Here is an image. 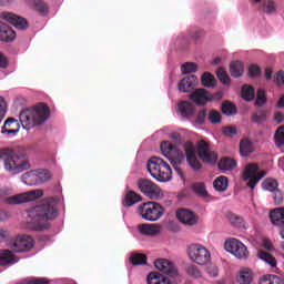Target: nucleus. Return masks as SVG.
<instances>
[{"mask_svg": "<svg viewBox=\"0 0 284 284\" xmlns=\"http://www.w3.org/2000/svg\"><path fill=\"white\" fill-rule=\"evenodd\" d=\"M224 247L226 252H230L235 256L236 258H247L250 256V252L247 251V246L243 244V242L236 240V239H231L225 242Z\"/></svg>", "mask_w": 284, "mask_h": 284, "instance_id": "obj_12", "label": "nucleus"}, {"mask_svg": "<svg viewBox=\"0 0 284 284\" xmlns=\"http://www.w3.org/2000/svg\"><path fill=\"white\" fill-rule=\"evenodd\" d=\"M253 280L252 270L250 268H243L237 276V283L240 284H251Z\"/></svg>", "mask_w": 284, "mask_h": 284, "instance_id": "obj_31", "label": "nucleus"}, {"mask_svg": "<svg viewBox=\"0 0 284 284\" xmlns=\"http://www.w3.org/2000/svg\"><path fill=\"white\" fill-rule=\"evenodd\" d=\"M260 12H264V14H274V12H276V2H274V0L264 1L260 8Z\"/></svg>", "mask_w": 284, "mask_h": 284, "instance_id": "obj_34", "label": "nucleus"}, {"mask_svg": "<svg viewBox=\"0 0 284 284\" xmlns=\"http://www.w3.org/2000/svg\"><path fill=\"white\" fill-rule=\"evenodd\" d=\"M258 258L262 261H265L271 267H276V257L270 254L268 252L265 251H260L257 253Z\"/></svg>", "mask_w": 284, "mask_h": 284, "instance_id": "obj_37", "label": "nucleus"}, {"mask_svg": "<svg viewBox=\"0 0 284 284\" xmlns=\"http://www.w3.org/2000/svg\"><path fill=\"white\" fill-rule=\"evenodd\" d=\"M199 70V65L194 62H185L181 65L182 74H192Z\"/></svg>", "mask_w": 284, "mask_h": 284, "instance_id": "obj_42", "label": "nucleus"}, {"mask_svg": "<svg viewBox=\"0 0 284 284\" xmlns=\"http://www.w3.org/2000/svg\"><path fill=\"white\" fill-rule=\"evenodd\" d=\"M0 17L4 21H8L9 23H11V26H14V28H17V30H28V28H29L28 20H26V18H21V17L14 14V13L2 12L0 14Z\"/></svg>", "mask_w": 284, "mask_h": 284, "instance_id": "obj_15", "label": "nucleus"}, {"mask_svg": "<svg viewBox=\"0 0 284 284\" xmlns=\"http://www.w3.org/2000/svg\"><path fill=\"white\" fill-rule=\"evenodd\" d=\"M43 196L42 190H33L24 193L16 194L4 199L8 205H21V203H30V201H37Z\"/></svg>", "mask_w": 284, "mask_h": 284, "instance_id": "obj_11", "label": "nucleus"}, {"mask_svg": "<svg viewBox=\"0 0 284 284\" xmlns=\"http://www.w3.org/2000/svg\"><path fill=\"white\" fill-rule=\"evenodd\" d=\"M146 283L148 284H172V282H170L168 277H165L163 274L159 272H151L146 276Z\"/></svg>", "mask_w": 284, "mask_h": 284, "instance_id": "obj_25", "label": "nucleus"}, {"mask_svg": "<svg viewBox=\"0 0 284 284\" xmlns=\"http://www.w3.org/2000/svg\"><path fill=\"white\" fill-rule=\"evenodd\" d=\"M141 201H143V197L139 193L128 191L122 201V205L124 207H132V205H136V203H141Z\"/></svg>", "mask_w": 284, "mask_h": 284, "instance_id": "obj_21", "label": "nucleus"}, {"mask_svg": "<svg viewBox=\"0 0 284 284\" xmlns=\"http://www.w3.org/2000/svg\"><path fill=\"white\" fill-rule=\"evenodd\" d=\"M17 263V257L13 255L12 251L4 250L0 254V265H14Z\"/></svg>", "mask_w": 284, "mask_h": 284, "instance_id": "obj_27", "label": "nucleus"}, {"mask_svg": "<svg viewBox=\"0 0 284 284\" xmlns=\"http://www.w3.org/2000/svg\"><path fill=\"white\" fill-rule=\"evenodd\" d=\"M139 214L144 221H159L163 216L165 209L158 202H144L138 207Z\"/></svg>", "mask_w": 284, "mask_h": 284, "instance_id": "obj_7", "label": "nucleus"}, {"mask_svg": "<svg viewBox=\"0 0 284 284\" xmlns=\"http://www.w3.org/2000/svg\"><path fill=\"white\" fill-rule=\"evenodd\" d=\"M0 68H8V58L0 52Z\"/></svg>", "mask_w": 284, "mask_h": 284, "instance_id": "obj_58", "label": "nucleus"}, {"mask_svg": "<svg viewBox=\"0 0 284 284\" xmlns=\"http://www.w3.org/2000/svg\"><path fill=\"white\" fill-rule=\"evenodd\" d=\"M276 83H282V85H284V72L283 71H280L277 74H276V79H275Z\"/></svg>", "mask_w": 284, "mask_h": 284, "instance_id": "obj_59", "label": "nucleus"}, {"mask_svg": "<svg viewBox=\"0 0 284 284\" xmlns=\"http://www.w3.org/2000/svg\"><path fill=\"white\" fill-rule=\"evenodd\" d=\"M184 152L186 161L194 172H199V170L203 168L201 162H199V159H201L202 163H209L210 165H214L219 159L216 152L210 149V143L205 142V140H200L196 148H194V143L191 141L184 143ZM196 154L199 159L196 158Z\"/></svg>", "mask_w": 284, "mask_h": 284, "instance_id": "obj_2", "label": "nucleus"}, {"mask_svg": "<svg viewBox=\"0 0 284 284\" xmlns=\"http://www.w3.org/2000/svg\"><path fill=\"white\" fill-rule=\"evenodd\" d=\"M3 221H8V212L0 210V223H3Z\"/></svg>", "mask_w": 284, "mask_h": 284, "instance_id": "obj_63", "label": "nucleus"}, {"mask_svg": "<svg viewBox=\"0 0 284 284\" xmlns=\"http://www.w3.org/2000/svg\"><path fill=\"white\" fill-rule=\"evenodd\" d=\"M190 100L193 101L195 105H206V103L212 102L210 92L205 89H196L191 95Z\"/></svg>", "mask_w": 284, "mask_h": 284, "instance_id": "obj_16", "label": "nucleus"}, {"mask_svg": "<svg viewBox=\"0 0 284 284\" xmlns=\"http://www.w3.org/2000/svg\"><path fill=\"white\" fill-rule=\"evenodd\" d=\"M59 215L57 210V200L54 197H48L42 200L39 204L31 206L27 210V216L30 223H33L32 230L34 232H45L50 230V223Z\"/></svg>", "mask_w": 284, "mask_h": 284, "instance_id": "obj_1", "label": "nucleus"}, {"mask_svg": "<svg viewBox=\"0 0 284 284\" xmlns=\"http://www.w3.org/2000/svg\"><path fill=\"white\" fill-rule=\"evenodd\" d=\"M176 217L181 223H184V225H196V215H194V212L190 210H186V209L178 210Z\"/></svg>", "mask_w": 284, "mask_h": 284, "instance_id": "obj_18", "label": "nucleus"}, {"mask_svg": "<svg viewBox=\"0 0 284 284\" xmlns=\"http://www.w3.org/2000/svg\"><path fill=\"white\" fill-rule=\"evenodd\" d=\"M180 114L182 116H184V119H192L194 116V105L192 103H190L189 101H181L178 104Z\"/></svg>", "mask_w": 284, "mask_h": 284, "instance_id": "obj_23", "label": "nucleus"}, {"mask_svg": "<svg viewBox=\"0 0 284 284\" xmlns=\"http://www.w3.org/2000/svg\"><path fill=\"white\" fill-rule=\"evenodd\" d=\"M219 170H223L224 172H230V170L236 168V160L232 158H223L217 163Z\"/></svg>", "mask_w": 284, "mask_h": 284, "instance_id": "obj_28", "label": "nucleus"}, {"mask_svg": "<svg viewBox=\"0 0 284 284\" xmlns=\"http://www.w3.org/2000/svg\"><path fill=\"white\" fill-rule=\"evenodd\" d=\"M47 119H50V108L45 103H39L33 109H26L19 114L23 130H32L34 125H43Z\"/></svg>", "mask_w": 284, "mask_h": 284, "instance_id": "obj_4", "label": "nucleus"}, {"mask_svg": "<svg viewBox=\"0 0 284 284\" xmlns=\"http://www.w3.org/2000/svg\"><path fill=\"white\" fill-rule=\"evenodd\" d=\"M206 118H207V109L201 110L196 115L195 123H197V125H203V123H205Z\"/></svg>", "mask_w": 284, "mask_h": 284, "instance_id": "obj_52", "label": "nucleus"}, {"mask_svg": "<svg viewBox=\"0 0 284 284\" xmlns=\"http://www.w3.org/2000/svg\"><path fill=\"white\" fill-rule=\"evenodd\" d=\"M138 187L140 192L144 194V196H148V199H151L153 201H159V199H162L163 196L161 187H159L154 182L149 179L138 180Z\"/></svg>", "mask_w": 284, "mask_h": 284, "instance_id": "obj_10", "label": "nucleus"}, {"mask_svg": "<svg viewBox=\"0 0 284 284\" xmlns=\"http://www.w3.org/2000/svg\"><path fill=\"white\" fill-rule=\"evenodd\" d=\"M160 150L163 156L170 161L178 176H180L182 181H185V174H183V170L181 169V165H183L185 161V154H183L181 150H178L176 146L172 145V143L169 141H163L160 145Z\"/></svg>", "mask_w": 284, "mask_h": 284, "instance_id": "obj_5", "label": "nucleus"}, {"mask_svg": "<svg viewBox=\"0 0 284 284\" xmlns=\"http://www.w3.org/2000/svg\"><path fill=\"white\" fill-rule=\"evenodd\" d=\"M10 194V189H0V199H4V196H8Z\"/></svg>", "mask_w": 284, "mask_h": 284, "instance_id": "obj_62", "label": "nucleus"}, {"mask_svg": "<svg viewBox=\"0 0 284 284\" xmlns=\"http://www.w3.org/2000/svg\"><path fill=\"white\" fill-rule=\"evenodd\" d=\"M202 36H203V31H195L194 33L191 34V39H193V41H199V39H201Z\"/></svg>", "mask_w": 284, "mask_h": 284, "instance_id": "obj_61", "label": "nucleus"}, {"mask_svg": "<svg viewBox=\"0 0 284 284\" xmlns=\"http://www.w3.org/2000/svg\"><path fill=\"white\" fill-rule=\"evenodd\" d=\"M261 74V68L256 64H252L248 68V77H251L252 79H254V77H258Z\"/></svg>", "mask_w": 284, "mask_h": 284, "instance_id": "obj_53", "label": "nucleus"}, {"mask_svg": "<svg viewBox=\"0 0 284 284\" xmlns=\"http://www.w3.org/2000/svg\"><path fill=\"white\" fill-rule=\"evenodd\" d=\"M138 230L144 236H156L161 232L159 224H139Z\"/></svg>", "mask_w": 284, "mask_h": 284, "instance_id": "obj_20", "label": "nucleus"}, {"mask_svg": "<svg viewBox=\"0 0 284 284\" xmlns=\"http://www.w3.org/2000/svg\"><path fill=\"white\" fill-rule=\"evenodd\" d=\"M8 112V103L3 99V97H0V123L6 119V114Z\"/></svg>", "mask_w": 284, "mask_h": 284, "instance_id": "obj_49", "label": "nucleus"}, {"mask_svg": "<svg viewBox=\"0 0 284 284\" xmlns=\"http://www.w3.org/2000/svg\"><path fill=\"white\" fill-rule=\"evenodd\" d=\"M273 201L275 205H281L284 201L283 191L278 189L276 191H273Z\"/></svg>", "mask_w": 284, "mask_h": 284, "instance_id": "obj_51", "label": "nucleus"}, {"mask_svg": "<svg viewBox=\"0 0 284 284\" xmlns=\"http://www.w3.org/2000/svg\"><path fill=\"white\" fill-rule=\"evenodd\" d=\"M32 6L38 12H45L48 10V4L41 0H32Z\"/></svg>", "mask_w": 284, "mask_h": 284, "instance_id": "obj_50", "label": "nucleus"}, {"mask_svg": "<svg viewBox=\"0 0 284 284\" xmlns=\"http://www.w3.org/2000/svg\"><path fill=\"white\" fill-rule=\"evenodd\" d=\"M216 77L224 85H230V75H227V71L223 67H220L216 70Z\"/></svg>", "mask_w": 284, "mask_h": 284, "instance_id": "obj_45", "label": "nucleus"}, {"mask_svg": "<svg viewBox=\"0 0 284 284\" xmlns=\"http://www.w3.org/2000/svg\"><path fill=\"white\" fill-rule=\"evenodd\" d=\"M185 272L187 276H190L191 278H201V276H203V273H201V270H199V266L194 264L187 265L185 268Z\"/></svg>", "mask_w": 284, "mask_h": 284, "instance_id": "obj_41", "label": "nucleus"}, {"mask_svg": "<svg viewBox=\"0 0 284 284\" xmlns=\"http://www.w3.org/2000/svg\"><path fill=\"white\" fill-rule=\"evenodd\" d=\"M154 265L159 272H162V274H166V276H170L171 278H176L179 276V270L174 265V263L170 262L166 258H160L154 262Z\"/></svg>", "mask_w": 284, "mask_h": 284, "instance_id": "obj_14", "label": "nucleus"}, {"mask_svg": "<svg viewBox=\"0 0 284 284\" xmlns=\"http://www.w3.org/2000/svg\"><path fill=\"white\" fill-rule=\"evenodd\" d=\"M267 175V171H258V164L256 163H250L246 164L244 172H243V181L247 182V187H251V190H254L256 185H258V181L263 179V176Z\"/></svg>", "mask_w": 284, "mask_h": 284, "instance_id": "obj_9", "label": "nucleus"}, {"mask_svg": "<svg viewBox=\"0 0 284 284\" xmlns=\"http://www.w3.org/2000/svg\"><path fill=\"white\" fill-rule=\"evenodd\" d=\"M196 81H197L196 75L194 74L186 75L179 83L180 92H191V90H194V87L196 85Z\"/></svg>", "mask_w": 284, "mask_h": 284, "instance_id": "obj_19", "label": "nucleus"}, {"mask_svg": "<svg viewBox=\"0 0 284 284\" xmlns=\"http://www.w3.org/2000/svg\"><path fill=\"white\" fill-rule=\"evenodd\" d=\"M240 152L242 156H250V154L253 152L252 149V141L245 139L240 142Z\"/></svg>", "mask_w": 284, "mask_h": 284, "instance_id": "obj_38", "label": "nucleus"}, {"mask_svg": "<svg viewBox=\"0 0 284 284\" xmlns=\"http://www.w3.org/2000/svg\"><path fill=\"white\" fill-rule=\"evenodd\" d=\"M258 284H283V280L275 274H266L260 277Z\"/></svg>", "mask_w": 284, "mask_h": 284, "instance_id": "obj_33", "label": "nucleus"}, {"mask_svg": "<svg viewBox=\"0 0 284 284\" xmlns=\"http://www.w3.org/2000/svg\"><path fill=\"white\" fill-rule=\"evenodd\" d=\"M16 38L17 33L14 30H12L10 26L2 22V24H0V41H6L8 43L10 41H14Z\"/></svg>", "mask_w": 284, "mask_h": 284, "instance_id": "obj_22", "label": "nucleus"}, {"mask_svg": "<svg viewBox=\"0 0 284 284\" xmlns=\"http://www.w3.org/2000/svg\"><path fill=\"white\" fill-rule=\"evenodd\" d=\"M243 62L241 61H233L230 63V74L233 79H239V77H243L244 72Z\"/></svg>", "mask_w": 284, "mask_h": 284, "instance_id": "obj_26", "label": "nucleus"}, {"mask_svg": "<svg viewBox=\"0 0 284 284\" xmlns=\"http://www.w3.org/2000/svg\"><path fill=\"white\" fill-rule=\"evenodd\" d=\"M0 161H3L4 170L12 174H21L31 168L28 151L21 146L0 149Z\"/></svg>", "mask_w": 284, "mask_h": 284, "instance_id": "obj_3", "label": "nucleus"}, {"mask_svg": "<svg viewBox=\"0 0 284 284\" xmlns=\"http://www.w3.org/2000/svg\"><path fill=\"white\" fill-rule=\"evenodd\" d=\"M229 220H230V222H231L233 225H241V223H243V217H239V216H236V215H234V214H231V215L229 216Z\"/></svg>", "mask_w": 284, "mask_h": 284, "instance_id": "obj_56", "label": "nucleus"}, {"mask_svg": "<svg viewBox=\"0 0 284 284\" xmlns=\"http://www.w3.org/2000/svg\"><path fill=\"white\" fill-rule=\"evenodd\" d=\"M146 168L151 176L156 181H160V183L172 181V168H170V164L163 159L156 156L151 158Z\"/></svg>", "mask_w": 284, "mask_h": 284, "instance_id": "obj_6", "label": "nucleus"}, {"mask_svg": "<svg viewBox=\"0 0 284 284\" xmlns=\"http://www.w3.org/2000/svg\"><path fill=\"white\" fill-rule=\"evenodd\" d=\"M207 119L210 123H213V125H216L217 123L221 122V119H223V116L221 115V112L212 109L211 111H209Z\"/></svg>", "mask_w": 284, "mask_h": 284, "instance_id": "obj_47", "label": "nucleus"}, {"mask_svg": "<svg viewBox=\"0 0 284 284\" xmlns=\"http://www.w3.org/2000/svg\"><path fill=\"white\" fill-rule=\"evenodd\" d=\"M37 174H38V180L41 183H45V181H50V171L45 170V169H38L36 170Z\"/></svg>", "mask_w": 284, "mask_h": 284, "instance_id": "obj_48", "label": "nucleus"}, {"mask_svg": "<svg viewBox=\"0 0 284 284\" xmlns=\"http://www.w3.org/2000/svg\"><path fill=\"white\" fill-rule=\"evenodd\" d=\"M130 263L133 265H145L148 263V256L143 253H131Z\"/></svg>", "mask_w": 284, "mask_h": 284, "instance_id": "obj_35", "label": "nucleus"}, {"mask_svg": "<svg viewBox=\"0 0 284 284\" xmlns=\"http://www.w3.org/2000/svg\"><path fill=\"white\" fill-rule=\"evenodd\" d=\"M211 97V101H221V99H223V92L219 91L215 93H210Z\"/></svg>", "mask_w": 284, "mask_h": 284, "instance_id": "obj_57", "label": "nucleus"}, {"mask_svg": "<svg viewBox=\"0 0 284 284\" xmlns=\"http://www.w3.org/2000/svg\"><path fill=\"white\" fill-rule=\"evenodd\" d=\"M221 111L225 114V116H234V114L239 112V109L234 103L226 100L222 102Z\"/></svg>", "mask_w": 284, "mask_h": 284, "instance_id": "obj_29", "label": "nucleus"}, {"mask_svg": "<svg viewBox=\"0 0 284 284\" xmlns=\"http://www.w3.org/2000/svg\"><path fill=\"white\" fill-rule=\"evenodd\" d=\"M262 187L264 190H267L268 192H275L276 190H278V181H276L274 179H266L262 183Z\"/></svg>", "mask_w": 284, "mask_h": 284, "instance_id": "obj_44", "label": "nucleus"}, {"mask_svg": "<svg viewBox=\"0 0 284 284\" xmlns=\"http://www.w3.org/2000/svg\"><path fill=\"white\" fill-rule=\"evenodd\" d=\"M241 97L244 101H254L256 97V90L253 87L244 84L241 90Z\"/></svg>", "mask_w": 284, "mask_h": 284, "instance_id": "obj_30", "label": "nucleus"}, {"mask_svg": "<svg viewBox=\"0 0 284 284\" xmlns=\"http://www.w3.org/2000/svg\"><path fill=\"white\" fill-rule=\"evenodd\" d=\"M267 103V94L265 93V90L258 89L255 100L256 108H263Z\"/></svg>", "mask_w": 284, "mask_h": 284, "instance_id": "obj_43", "label": "nucleus"}, {"mask_svg": "<svg viewBox=\"0 0 284 284\" xmlns=\"http://www.w3.org/2000/svg\"><path fill=\"white\" fill-rule=\"evenodd\" d=\"M21 181L24 185H41L39 182V176L37 170H30L21 175Z\"/></svg>", "mask_w": 284, "mask_h": 284, "instance_id": "obj_24", "label": "nucleus"}, {"mask_svg": "<svg viewBox=\"0 0 284 284\" xmlns=\"http://www.w3.org/2000/svg\"><path fill=\"white\" fill-rule=\"evenodd\" d=\"M191 190L197 194V196H207V190L205 189V183L195 182L191 185Z\"/></svg>", "mask_w": 284, "mask_h": 284, "instance_id": "obj_39", "label": "nucleus"}, {"mask_svg": "<svg viewBox=\"0 0 284 284\" xmlns=\"http://www.w3.org/2000/svg\"><path fill=\"white\" fill-rule=\"evenodd\" d=\"M227 185H229V181H227V176L225 175H221L216 178L213 182V186H214V190H216V192H225V190H227Z\"/></svg>", "mask_w": 284, "mask_h": 284, "instance_id": "obj_32", "label": "nucleus"}, {"mask_svg": "<svg viewBox=\"0 0 284 284\" xmlns=\"http://www.w3.org/2000/svg\"><path fill=\"white\" fill-rule=\"evenodd\" d=\"M222 133L224 134V136H234L237 133L236 126H224L222 129Z\"/></svg>", "mask_w": 284, "mask_h": 284, "instance_id": "obj_54", "label": "nucleus"}, {"mask_svg": "<svg viewBox=\"0 0 284 284\" xmlns=\"http://www.w3.org/2000/svg\"><path fill=\"white\" fill-rule=\"evenodd\" d=\"M274 121H276V123H282L284 121V114L281 112H275Z\"/></svg>", "mask_w": 284, "mask_h": 284, "instance_id": "obj_60", "label": "nucleus"}, {"mask_svg": "<svg viewBox=\"0 0 284 284\" xmlns=\"http://www.w3.org/2000/svg\"><path fill=\"white\" fill-rule=\"evenodd\" d=\"M206 272H207L209 276L216 278V276H219V266L210 265L206 267Z\"/></svg>", "mask_w": 284, "mask_h": 284, "instance_id": "obj_55", "label": "nucleus"}, {"mask_svg": "<svg viewBox=\"0 0 284 284\" xmlns=\"http://www.w3.org/2000/svg\"><path fill=\"white\" fill-rule=\"evenodd\" d=\"M264 247L265 250H268V252H272V250H274V245H272V242L270 241H264Z\"/></svg>", "mask_w": 284, "mask_h": 284, "instance_id": "obj_64", "label": "nucleus"}, {"mask_svg": "<svg viewBox=\"0 0 284 284\" xmlns=\"http://www.w3.org/2000/svg\"><path fill=\"white\" fill-rule=\"evenodd\" d=\"M275 145L276 148H283L284 145V125L280 126L275 132Z\"/></svg>", "mask_w": 284, "mask_h": 284, "instance_id": "obj_46", "label": "nucleus"}, {"mask_svg": "<svg viewBox=\"0 0 284 284\" xmlns=\"http://www.w3.org/2000/svg\"><path fill=\"white\" fill-rule=\"evenodd\" d=\"M253 123H265L267 121V110H258L251 116Z\"/></svg>", "mask_w": 284, "mask_h": 284, "instance_id": "obj_40", "label": "nucleus"}, {"mask_svg": "<svg viewBox=\"0 0 284 284\" xmlns=\"http://www.w3.org/2000/svg\"><path fill=\"white\" fill-rule=\"evenodd\" d=\"M201 81L204 88H214L216 85V79L210 72H204L202 74Z\"/></svg>", "mask_w": 284, "mask_h": 284, "instance_id": "obj_36", "label": "nucleus"}, {"mask_svg": "<svg viewBox=\"0 0 284 284\" xmlns=\"http://www.w3.org/2000/svg\"><path fill=\"white\" fill-rule=\"evenodd\" d=\"M187 255L196 265H207L212 258L210 251L201 244H191L187 248Z\"/></svg>", "mask_w": 284, "mask_h": 284, "instance_id": "obj_8", "label": "nucleus"}, {"mask_svg": "<svg viewBox=\"0 0 284 284\" xmlns=\"http://www.w3.org/2000/svg\"><path fill=\"white\" fill-rule=\"evenodd\" d=\"M34 247V239L30 235H19L11 242V250L13 252H30Z\"/></svg>", "mask_w": 284, "mask_h": 284, "instance_id": "obj_13", "label": "nucleus"}, {"mask_svg": "<svg viewBox=\"0 0 284 284\" xmlns=\"http://www.w3.org/2000/svg\"><path fill=\"white\" fill-rule=\"evenodd\" d=\"M21 125L19 124V120L14 118H9L4 121L1 133L16 136L19 133Z\"/></svg>", "mask_w": 284, "mask_h": 284, "instance_id": "obj_17", "label": "nucleus"}]
</instances>
